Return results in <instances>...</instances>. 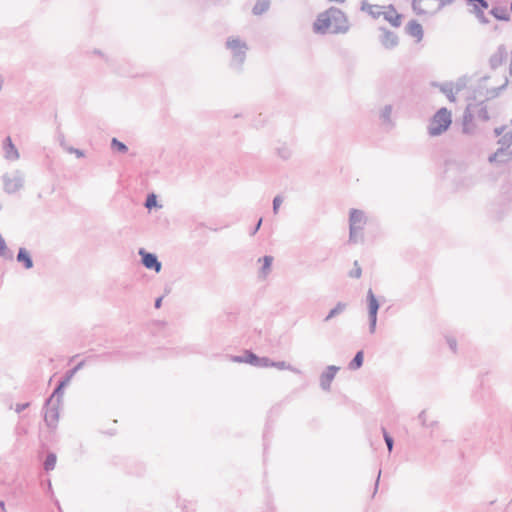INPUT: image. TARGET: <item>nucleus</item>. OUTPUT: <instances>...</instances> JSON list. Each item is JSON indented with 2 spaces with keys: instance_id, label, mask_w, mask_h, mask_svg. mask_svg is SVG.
<instances>
[{
  "instance_id": "nucleus-1",
  "label": "nucleus",
  "mask_w": 512,
  "mask_h": 512,
  "mask_svg": "<svg viewBox=\"0 0 512 512\" xmlns=\"http://www.w3.org/2000/svg\"><path fill=\"white\" fill-rule=\"evenodd\" d=\"M348 28L347 18L342 11L331 8L321 13L314 22L317 33H340Z\"/></svg>"
},
{
  "instance_id": "nucleus-2",
  "label": "nucleus",
  "mask_w": 512,
  "mask_h": 512,
  "mask_svg": "<svg viewBox=\"0 0 512 512\" xmlns=\"http://www.w3.org/2000/svg\"><path fill=\"white\" fill-rule=\"evenodd\" d=\"M498 139L497 151L489 157L490 162L512 160V121L496 130Z\"/></svg>"
},
{
  "instance_id": "nucleus-3",
  "label": "nucleus",
  "mask_w": 512,
  "mask_h": 512,
  "mask_svg": "<svg viewBox=\"0 0 512 512\" xmlns=\"http://www.w3.org/2000/svg\"><path fill=\"white\" fill-rule=\"evenodd\" d=\"M451 112L441 108L436 112L430 122L429 131L431 135H439L446 131L451 125Z\"/></svg>"
},
{
  "instance_id": "nucleus-4",
  "label": "nucleus",
  "mask_w": 512,
  "mask_h": 512,
  "mask_svg": "<svg viewBox=\"0 0 512 512\" xmlns=\"http://www.w3.org/2000/svg\"><path fill=\"white\" fill-rule=\"evenodd\" d=\"M453 2L454 0H414L413 8L418 14H432Z\"/></svg>"
},
{
  "instance_id": "nucleus-5",
  "label": "nucleus",
  "mask_w": 512,
  "mask_h": 512,
  "mask_svg": "<svg viewBox=\"0 0 512 512\" xmlns=\"http://www.w3.org/2000/svg\"><path fill=\"white\" fill-rule=\"evenodd\" d=\"M366 224V217L360 210H352L350 212V239L356 241L359 232L363 229Z\"/></svg>"
},
{
  "instance_id": "nucleus-6",
  "label": "nucleus",
  "mask_w": 512,
  "mask_h": 512,
  "mask_svg": "<svg viewBox=\"0 0 512 512\" xmlns=\"http://www.w3.org/2000/svg\"><path fill=\"white\" fill-rule=\"evenodd\" d=\"M381 16L393 27H399L402 24V15L392 5L383 6Z\"/></svg>"
},
{
  "instance_id": "nucleus-7",
  "label": "nucleus",
  "mask_w": 512,
  "mask_h": 512,
  "mask_svg": "<svg viewBox=\"0 0 512 512\" xmlns=\"http://www.w3.org/2000/svg\"><path fill=\"white\" fill-rule=\"evenodd\" d=\"M140 255L142 256L143 265L147 269H153L156 272H159L161 269V263L157 260V257L154 254L147 253L143 250H140Z\"/></svg>"
},
{
  "instance_id": "nucleus-8",
  "label": "nucleus",
  "mask_w": 512,
  "mask_h": 512,
  "mask_svg": "<svg viewBox=\"0 0 512 512\" xmlns=\"http://www.w3.org/2000/svg\"><path fill=\"white\" fill-rule=\"evenodd\" d=\"M227 47L233 52L235 57H239V60H242V55L245 53L247 49L246 44L242 42L240 39H230L227 41Z\"/></svg>"
},
{
  "instance_id": "nucleus-9",
  "label": "nucleus",
  "mask_w": 512,
  "mask_h": 512,
  "mask_svg": "<svg viewBox=\"0 0 512 512\" xmlns=\"http://www.w3.org/2000/svg\"><path fill=\"white\" fill-rule=\"evenodd\" d=\"M235 362H247L252 365L269 366V360L267 358L259 359L255 354L247 352L244 358L234 357Z\"/></svg>"
},
{
  "instance_id": "nucleus-10",
  "label": "nucleus",
  "mask_w": 512,
  "mask_h": 512,
  "mask_svg": "<svg viewBox=\"0 0 512 512\" xmlns=\"http://www.w3.org/2000/svg\"><path fill=\"white\" fill-rule=\"evenodd\" d=\"M45 421L49 427L54 428L59 421V408L54 405H48L45 412Z\"/></svg>"
},
{
  "instance_id": "nucleus-11",
  "label": "nucleus",
  "mask_w": 512,
  "mask_h": 512,
  "mask_svg": "<svg viewBox=\"0 0 512 512\" xmlns=\"http://www.w3.org/2000/svg\"><path fill=\"white\" fill-rule=\"evenodd\" d=\"M368 307H369L371 324H372V327H374L376 324L377 311H378L379 305H378L377 299L375 298L374 294L371 291H369V293H368Z\"/></svg>"
},
{
  "instance_id": "nucleus-12",
  "label": "nucleus",
  "mask_w": 512,
  "mask_h": 512,
  "mask_svg": "<svg viewBox=\"0 0 512 512\" xmlns=\"http://www.w3.org/2000/svg\"><path fill=\"white\" fill-rule=\"evenodd\" d=\"M406 29H407L408 34L411 37L415 38L416 41L419 42V41L422 40V38H423V28H422V26L419 23H417L416 21H411V22L408 23Z\"/></svg>"
},
{
  "instance_id": "nucleus-13",
  "label": "nucleus",
  "mask_w": 512,
  "mask_h": 512,
  "mask_svg": "<svg viewBox=\"0 0 512 512\" xmlns=\"http://www.w3.org/2000/svg\"><path fill=\"white\" fill-rule=\"evenodd\" d=\"M5 155L8 159H17L19 157L18 151L10 137H7L4 143Z\"/></svg>"
},
{
  "instance_id": "nucleus-14",
  "label": "nucleus",
  "mask_w": 512,
  "mask_h": 512,
  "mask_svg": "<svg viewBox=\"0 0 512 512\" xmlns=\"http://www.w3.org/2000/svg\"><path fill=\"white\" fill-rule=\"evenodd\" d=\"M336 372H337V368L336 367H329L327 369V371L322 375V378H321V385L323 388H329L331 382L333 381L335 375H336Z\"/></svg>"
},
{
  "instance_id": "nucleus-15",
  "label": "nucleus",
  "mask_w": 512,
  "mask_h": 512,
  "mask_svg": "<svg viewBox=\"0 0 512 512\" xmlns=\"http://www.w3.org/2000/svg\"><path fill=\"white\" fill-rule=\"evenodd\" d=\"M362 10L373 17H380L382 14L383 6L375 5V4H369V3H363Z\"/></svg>"
},
{
  "instance_id": "nucleus-16",
  "label": "nucleus",
  "mask_w": 512,
  "mask_h": 512,
  "mask_svg": "<svg viewBox=\"0 0 512 512\" xmlns=\"http://www.w3.org/2000/svg\"><path fill=\"white\" fill-rule=\"evenodd\" d=\"M467 2L474 8L478 16L483 15L484 10L488 8V4L485 0H467Z\"/></svg>"
},
{
  "instance_id": "nucleus-17",
  "label": "nucleus",
  "mask_w": 512,
  "mask_h": 512,
  "mask_svg": "<svg viewBox=\"0 0 512 512\" xmlns=\"http://www.w3.org/2000/svg\"><path fill=\"white\" fill-rule=\"evenodd\" d=\"M17 260L25 266V268L30 269L33 266L32 259L30 254L25 249L21 248L17 255Z\"/></svg>"
},
{
  "instance_id": "nucleus-18",
  "label": "nucleus",
  "mask_w": 512,
  "mask_h": 512,
  "mask_svg": "<svg viewBox=\"0 0 512 512\" xmlns=\"http://www.w3.org/2000/svg\"><path fill=\"white\" fill-rule=\"evenodd\" d=\"M269 8V1L268 0H258L254 7H253V13L256 15H260L267 11Z\"/></svg>"
},
{
  "instance_id": "nucleus-19",
  "label": "nucleus",
  "mask_w": 512,
  "mask_h": 512,
  "mask_svg": "<svg viewBox=\"0 0 512 512\" xmlns=\"http://www.w3.org/2000/svg\"><path fill=\"white\" fill-rule=\"evenodd\" d=\"M260 261H262L263 263L261 268V274L263 276H266L271 270L273 258L271 256H265Z\"/></svg>"
},
{
  "instance_id": "nucleus-20",
  "label": "nucleus",
  "mask_w": 512,
  "mask_h": 512,
  "mask_svg": "<svg viewBox=\"0 0 512 512\" xmlns=\"http://www.w3.org/2000/svg\"><path fill=\"white\" fill-rule=\"evenodd\" d=\"M383 45L386 47H392L396 44L397 39L396 36L391 32H386L383 37Z\"/></svg>"
},
{
  "instance_id": "nucleus-21",
  "label": "nucleus",
  "mask_w": 512,
  "mask_h": 512,
  "mask_svg": "<svg viewBox=\"0 0 512 512\" xmlns=\"http://www.w3.org/2000/svg\"><path fill=\"white\" fill-rule=\"evenodd\" d=\"M363 359H364V356H363V352L362 351H359L356 356L354 357V359L352 360V362L350 363V368L351 369H358L362 366L363 364Z\"/></svg>"
},
{
  "instance_id": "nucleus-22",
  "label": "nucleus",
  "mask_w": 512,
  "mask_h": 512,
  "mask_svg": "<svg viewBox=\"0 0 512 512\" xmlns=\"http://www.w3.org/2000/svg\"><path fill=\"white\" fill-rule=\"evenodd\" d=\"M56 461H57V458H56V455L54 454H49L45 460V463H44V468L46 471H51L55 468L56 466Z\"/></svg>"
},
{
  "instance_id": "nucleus-23",
  "label": "nucleus",
  "mask_w": 512,
  "mask_h": 512,
  "mask_svg": "<svg viewBox=\"0 0 512 512\" xmlns=\"http://www.w3.org/2000/svg\"><path fill=\"white\" fill-rule=\"evenodd\" d=\"M346 308V305L344 303H338L335 308H333L328 316L326 317V320H329L333 318L335 315L342 313Z\"/></svg>"
},
{
  "instance_id": "nucleus-24",
  "label": "nucleus",
  "mask_w": 512,
  "mask_h": 512,
  "mask_svg": "<svg viewBox=\"0 0 512 512\" xmlns=\"http://www.w3.org/2000/svg\"><path fill=\"white\" fill-rule=\"evenodd\" d=\"M73 373L74 372H71L70 375L64 380L62 381L59 386L56 388L54 394H59L61 393V391L65 388V386L69 383V381L71 380L72 376H73Z\"/></svg>"
},
{
  "instance_id": "nucleus-25",
  "label": "nucleus",
  "mask_w": 512,
  "mask_h": 512,
  "mask_svg": "<svg viewBox=\"0 0 512 512\" xmlns=\"http://www.w3.org/2000/svg\"><path fill=\"white\" fill-rule=\"evenodd\" d=\"M112 146L114 148H116L118 151L120 152H126L127 151V147L125 144H123L122 142L118 141L116 138H114L112 140Z\"/></svg>"
},
{
  "instance_id": "nucleus-26",
  "label": "nucleus",
  "mask_w": 512,
  "mask_h": 512,
  "mask_svg": "<svg viewBox=\"0 0 512 512\" xmlns=\"http://www.w3.org/2000/svg\"><path fill=\"white\" fill-rule=\"evenodd\" d=\"M156 204H157L156 196L154 194L149 195L146 200V207L150 209V208L156 206Z\"/></svg>"
},
{
  "instance_id": "nucleus-27",
  "label": "nucleus",
  "mask_w": 512,
  "mask_h": 512,
  "mask_svg": "<svg viewBox=\"0 0 512 512\" xmlns=\"http://www.w3.org/2000/svg\"><path fill=\"white\" fill-rule=\"evenodd\" d=\"M282 198L280 196H276L273 201V210L274 213H277L279 210L280 205L282 204Z\"/></svg>"
},
{
  "instance_id": "nucleus-28",
  "label": "nucleus",
  "mask_w": 512,
  "mask_h": 512,
  "mask_svg": "<svg viewBox=\"0 0 512 512\" xmlns=\"http://www.w3.org/2000/svg\"><path fill=\"white\" fill-rule=\"evenodd\" d=\"M384 439L387 444L388 450L391 451L393 448V439L384 431Z\"/></svg>"
},
{
  "instance_id": "nucleus-29",
  "label": "nucleus",
  "mask_w": 512,
  "mask_h": 512,
  "mask_svg": "<svg viewBox=\"0 0 512 512\" xmlns=\"http://www.w3.org/2000/svg\"><path fill=\"white\" fill-rule=\"evenodd\" d=\"M492 14L498 18V19H501V20H508V16L507 15H502L499 11V9H493L492 10Z\"/></svg>"
},
{
  "instance_id": "nucleus-30",
  "label": "nucleus",
  "mask_w": 512,
  "mask_h": 512,
  "mask_svg": "<svg viewBox=\"0 0 512 512\" xmlns=\"http://www.w3.org/2000/svg\"><path fill=\"white\" fill-rule=\"evenodd\" d=\"M443 92L446 94L447 98H448L450 101H452V102H454V101H455V96H454V94H453V92H452V89H449V90H447V89H443Z\"/></svg>"
},
{
  "instance_id": "nucleus-31",
  "label": "nucleus",
  "mask_w": 512,
  "mask_h": 512,
  "mask_svg": "<svg viewBox=\"0 0 512 512\" xmlns=\"http://www.w3.org/2000/svg\"><path fill=\"white\" fill-rule=\"evenodd\" d=\"M70 152L71 153H74L77 157H83L84 156V153L80 150H77V149H70Z\"/></svg>"
},
{
  "instance_id": "nucleus-32",
  "label": "nucleus",
  "mask_w": 512,
  "mask_h": 512,
  "mask_svg": "<svg viewBox=\"0 0 512 512\" xmlns=\"http://www.w3.org/2000/svg\"><path fill=\"white\" fill-rule=\"evenodd\" d=\"M509 71H510V74L512 75V51H511V55L509 58Z\"/></svg>"
},
{
  "instance_id": "nucleus-33",
  "label": "nucleus",
  "mask_w": 512,
  "mask_h": 512,
  "mask_svg": "<svg viewBox=\"0 0 512 512\" xmlns=\"http://www.w3.org/2000/svg\"><path fill=\"white\" fill-rule=\"evenodd\" d=\"M161 302H162V298H158V299L156 300V303H155L156 308H160V306H161Z\"/></svg>"
},
{
  "instance_id": "nucleus-34",
  "label": "nucleus",
  "mask_w": 512,
  "mask_h": 512,
  "mask_svg": "<svg viewBox=\"0 0 512 512\" xmlns=\"http://www.w3.org/2000/svg\"><path fill=\"white\" fill-rule=\"evenodd\" d=\"M274 366L278 367V368H283L284 367V363H281V364H273Z\"/></svg>"
},
{
  "instance_id": "nucleus-35",
  "label": "nucleus",
  "mask_w": 512,
  "mask_h": 512,
  "mask_svg": "<svg viewBox=\"0 0 512 512\" xmlns=\"http://www.w3.org/2000/svg\"><path fill=\"white\" fill-rule=\"evenodd\" d=\"M0 507H1V509H2V510H5V504H4V502H0Z\"/></svg>"
},
{
  "instance_id": "nucleus-36",
  "label": "nucleus",
  "mask_w": 512,
  "mask_h": 512,
  "mask_svg": "<svg viewBox=\"0 0 512 512\" xmlns=\"http://www.w3.org/2000/svg\"><path fill=\"white\" fill-rule=\"evenodd\" d=\"M355 276H356V277H359V276H360V269H357Z\"/></svg>"
},
{
  "instance_id": "nucleus-37",
  "label": "nucleus",
  "mask_w": 512,
  "mask_h": 512,
  "mask_svg": "<svg viewBox=\"0 0 512 512\" xmlns=\"http://www.w3.org/2000/svg\"><path fill=\"white\" fill-rule=\"evenodd\" d=\"M2 84H3V80H2V78L0 77V89L2 88Z\"/></svg>"
},
{
  "instance_id": "nucleus-38",
  "label": "nucleus",
  "mask_w": 512,
  "mask_h": 512,
  "mask_svg": "<svg viewBox=\"0 0 512 512\" xmlns=\"http://www.w3.org/2000/svg\"><path fill=\"white\" fill-rule=\"evenodd\" d=\"M261 221H262V220H259L258 225H257V228H259V226L261 225Z\"/></svg>"
}]
</instances>
